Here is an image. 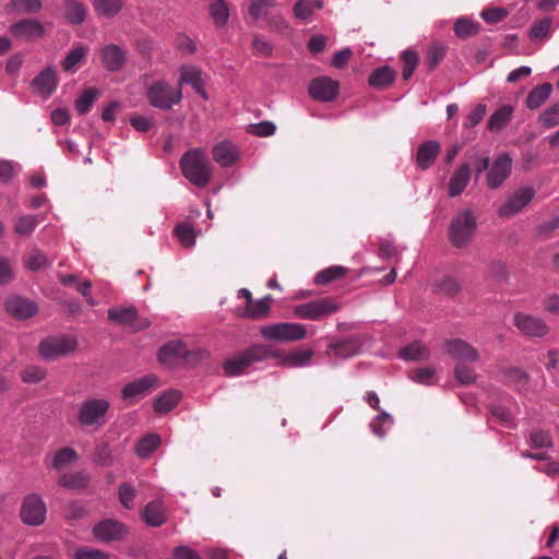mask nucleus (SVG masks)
<instances>
[{
	"mask_svg": "<svg viewBox=\"0 0 559 559\" xmlns=\"http://www.w3.org/2000/svg\"><path fill=\"white\" fill-rule=\"evenodd\" d=\"M454 376L461 384H471L476 379L475 370L464 362H457L454 369Z\"/></svg>",
	"mask_w": 559,
	"mask_h": 559,
	"instance_id": "obj_55",
	"label": "nucleus"
},
{
	"mask_svg": "<svg viewBox=\"0 0 559 559\" xmlns=\"http://www.w3.org/2000/svg\"><path fill=\"white\" fill-rule=\"evenodd\" d=\"M175 234L180 243L186 248H191L195 243V235L191 225L183 223L175 228Z\"/></svg>",
	"mask_w": 559,
	"mask_h": 559,
	"instance_id": "obj_50",
	"label": "nucleus"
},
{
	"mask_svg": "<svg viewBox=\"0 0 559 559\" xmlns=\"http://www.w3.org/2000/svg\"><path fill=\"white\" fill-rule=\"evenodd\" d=\"M348 269L342 265H332L320 271L314 278L316 284L326 285L333 281L344 277L347 275Z\"/></svg>",
	"mask_w": 559,
	"mask_h": 559,
	"instance_id": "obj_40",
	"label": "nucleus"
},
{
	"mask_svg": "<svg viewBox=\"0 0 559 559\" xmlns=\"http://www.w3.org/2000/svg\"><path fill=\"white\" fill-rule=\"evenodd\" d=\"M47 508L43 498L37 493H28L23 499L20 516L24 524L39 526L46 520Z\"/></svg>",
	"mask_w": 559,
	"mask_h": 559,
	"instance_id": "obj_9",
	"label": "nucleus"
},
{
	"mask_svg": "<svg viewBox=\"0 0 559 559\" xmlns=\"http://www.w3.org/2000/svg\"><path fill=\"white\" fill-rule=\"evenodd\" d=\"M78 454L72 448H62L52 460V467L60 471L76 461Z\"/></svg>",
	"mask_w": 559,
	"mask_h": 559,
	"instance_id": "obj_46",
	"label": "nucleus"
},
{
	"mask_svg": "<svg viewBox=\"0 0 559 559\" xmlns=\"http://www.w3.org/2000/svg\"><path fill=\"white\" fill-rule=\"evenodd\" d=\"M108 319L134 333L150 326V321L138 314L134 307H117L108 309Z\"/></svg>",
	"mask_w": 559,
	"mask_h": 559,
	"instance_id": "obj_10",
	"label": "nucleus"
},
{
	"mask_svg": "<svg viewBox=\"0 0 559 559\" xmlns=\"http://www.w3.org/2000/svg\"><path fill=\"white\" fill-rule=\"evenodd\" d=\"M4 307L8 313L20 320L33 317L38 310L35 302L19 296L8 298Z\"/></svg>",
	"mask_w": 559,
	"mask_h": 559,
	"instance_id": "obj_20",
	"label": "nucleus"
},
{
	"mask_svg": "<svg viewBox=\"0 0 559 559\" xmlns=\"http://www.w3.org/2000/svg\"><path fill=\"white\" fill-rule=\"evenodd\" d=\"M340 309V305L333 298L325 297L296 306L294 313L300 319L319 321Z\"/></svg>",
	"mask_w": 559,
	"mask_h": 559,
	"instance_id": "obj_7",
	"label": "nucleus"
},
{
	"mask_svg": "<svg viewBox=\"0 0 559 559\" xmlns=\"http://www.w3.org/2000/svg\"><path fill=\"white\" fill-rule=\"evenodd\" d=\"M312 356V349L294 350L283 359V364L288 367H301L307 365Z\"/></svg>",
	"mask_w": 559,
	"mask_h": 559,
	"instance_id": "obj_45",
	"label": "nucleus"
},
{
	"mask_svg": "<svg viewBox=\"0 0 559 559\" xmlns=\"http://www.w3.org/2000/svg\"><path fill=\"white\" fill-rule=\"evenodd\" d=\"M84 56H85L84 47L80 46V47L72 49L71 51H69V53L63 59V61L61 63L62 69L67 72L72 71L80 63V61L84 58Z\"/></svg>",
	"mask_w": 559,
	"mask_h": 559,
	"instance_id": "obj_54",
	"label": "nucleus"
},
{
	"mask_svg": "<svg viewBox=\"0 0 559 559\" xmlns=\"http://www.w3.org/2000/svg\"><path fill=\"white\" fill-rule=\"evenodd\" d=\"M129 530L122 522L107 519L93 527L94 537L103 543L119 542L126 538Z\"/></svg>",
	"mask_w": 559,
	"mask_h": 559,
	"instance_id": "obj_13",
	"label": "nucleus"
},
{
	"mask_svg": "<svg viewBox=\"0 0 559 559\" xmlns=\"http://www.w3.org/2000/svg\"><path fill=\"white\" fill-rule=\"evenodd\" d=\"M445 47L439 44L432 45L427 51V64L433 70L444 58Z\"/></svg>",
	"mask_w": 559,
	"mask_h": 559,
	"instance_id": "obj_60",
	"label": "nucleus"
},
{
	"mask_svg": "<svg viewBox=\"0 0 559 559\" xmlns=\"http://www.w3.org/2000/svg\"><path fill=\"white\" fill-rule=\"evenodd\" d=\"M182 175L194 186L204 188L212 176L211 166L204 152L200 148L188 151L180 158Z\"/></svg>",
	"mask_w": 559,
	"mask_h": 559,
	"instance_id": "obj_2",
	"label": "nucleus"
},
{
	"mask_svg": "<svg viewBox=\"0 0 559 559\" xmlns=\"http://www.w3.org/2000/svg\"><path fill=\"white\" fill-rule=\"evenodd\" d=\"M37 224V216L24 215L17 219L14 230L19 235H29L36 228Z\"/></svg>",
	"mask_w": 559,
	"mask_h": 559,
	"instance_id": "obj_56",
	"label": "nucleus"
},
{
	"mask_svg": "<svg viewBox=\"0 0 559 559\" xmlns=\"http://www.w3.org/2000/svg\"><path fill=\"white\" fill-rule=\"evenodd\" d=\"M271 300V296H265L255 302L252 301L251 305L246 308L247 317L253 319L265 317L270 310Z\"/></svg>",
	"mask_w": 559,
	"mask_h": 559,
	"instance_id": "obj_48",
	"label": "nucleus"
},
{
	"mask_svg": "<svg viewBox=\"0 0 559 559\" xmlns=\"http://www.w3.org/2000/svg\"><path fill=\"white\" fill-rule=\"evenodd\" d=\"M552 86L550 83H544L534 87L526 97V106L530 109L539 108L550 96Z\"/></svg>",
	"mask_w": 559,
	"mask_h": 559,
	"instance_id": "obj_32",
	"label": "nucleus"
},
{
	"mask_svg": "<svg viewBox=\"0 0 559 559\" xmlns=\"http://www.w3.org/2000/svg\"><path fill=\"white\" fill-rule=\"evenodd\" d=\"M447 353L457 362L476 361L478 352L471 344L463 340H451L445 343Z\"/></svg>",
	"mask_w": 559,
	"mask_h": 559,
	"instance_id": "obj_22",
	"label": "nucleus"
},
{
	"mask_svg": "<svg viewBox=\"0 0 559 559\" xmlns=\"http://www.w3.org/2000/svg\"><path fill=\"white\" fill-rule=\"evenodd\" d=\"M500 374L501 381L506 385L513 388L515 391L522 393L528 390L531 377L524 369L519 367H507L501 370Z\"/></svg>",
	"mask_w": 559,
	"mask_h": 559,
	"instance_id": "obj_19",
	"label": "nucleus"
},
{
	"mask_svg": "<svg viewBox=\"0 0 559 559\" xmlns=\"http://www.w3.org/2000/svg\"><path fill=\"white\" fill-rule=\"evenodd\" d=\"M213 158L221 166L227 167L237 160L238 151L233 143L224 141L214 146Z\"/></svg>",
	"mask_w": 559,
	"mask_h": 559,
	"instance_id": "obj_29",
	"label": "nucleus"
},
{
	"mask_svg": "<svg viewBox=\"0 0 559 559\" xmlns=\"http://www.w3.org/2000/svg\"><path fill=\"white\" fill-rule=\"evenodd\" d=\"M551 23L552 21L550 17L536 21L530 31L531 38L533 40L547 38L550 33Z\"/></svg>",
	"mask_w": 559,
	"mask_h": 559,
	"instance_id": "obj_51",
	"label": "nucleus"
},
{
	"mask_svg": "<svg viewBox=\"0 0 559 559\" xmlns=\"http://www.w3.org/2000/svg\"><path fill=\"white\" fill-rule=\"evenodd\" d=\"M530 442L534 448H550L552 438L547 431L533 429L530 433Z\"/></svg>",
	"mask_w": 559,
	"mask_h": 559,
	"instance_id": "obj_59",
	"label": "nucleus"
},
{
	"mask_svg": "<svg viewBox=\"0 0 559 559\" xmlns=\"http://www.w3.org/2000/svg\"><path fill=\"white\" fill-rule=\"evenodd\" d=\"M513 107L511 105H503L498 108L489 118L487 128L491 132L502 130L511 120Z\"/></svg>",
	"mask_w": 559,
	"mask_h": 559,
	"instance_id": "obj_31",
	"label": "nucleus"
},
{
	"mask_svg": "<svg viewBox=\"0 0 559 559\" xmlns=\"http://www.w3.org/2000/svg\"><path fill=\"white\" fill-rule=\"evenodd\" d=\"M454 33L459 38H468L479 32V24L465 17L457 19L454 24Z\"/></svg>",
	"mask_w": 559,
	"mask_h": 559,
	"instance_id": "obj_43",
	"label": "nucleus"
},
{
	"mask_svg": "<svg viewBox=\"0 0 559 559\" xmlns=\"http://www.w3.org/2000/svg\"><path fill=\"white\" fill-rule=\"evenodd\" d=\"M181 399V393L177 390H169L159 395L154 403V409L157 413H168L174 409Z\"/></svg>",
	"mask_w": 559,
	"mask_h": 559,
	"instance_id": "obj_34",
	"label": "nucleus"
},
{
	"mask_svg": "<svg viewBox=\"0 0 559 559\" xmlns=\"http://www.w3.org/2000/svg\"><path fill=\"white\" fill-rule=\"evenodd\" d=\"M11 34L14 37L25 40H34L40 38L44 33V26L40 22L35 20H23L10 27Z\"/></svg>",
	"mask_w": 559,
	"mask_h": 559,
	"instance_id": "obj_24",
	"label": "nucleus"
},
{
	"mask_svg": "<svg viewBox=\"0 0 559 559\" xmlns=\"http://www.w3.org/2000/svg\"><path fill=\"white\" fill-rule=\"evenodd\" d=\"M461 286L457 281L450 276H444L436 283V292L444 296L453 297L459 294Z\"/></svg>",
	"mask_w": 559,
	"mask_h": 559,
	"instance_id": "obj_47",
	"label": "nucleus"
},
{
	"mask_svg": "<svg viewBox=\"0 0 559 559\" xmlns=\"http://www.w3.org/2000/svg\"><path fill=\"white\" fill-rule=\"evenodd\" d=\"M109 409L110 403L106 399H86L80 404L76 418L82 427L97 430L106 424Z\"/></svg>",
	"mask_w": 559,
	"mask_h": 559,
	"instance_id": "obj_3",
	"label": "nucleus"
},
{
	"mask_svg": "<svg viewBox=\"0 0 559 559\" xmlns=\"http://www.w3.org/2000/svg\"><path fill=\"white\" fill-rule=\"evenodd\" d=\"M210 15L217 28L224 27L229 19V9L224 0H216L210 4Z\"/></svg>",
	"mask_w": 559,
	"mask_h": 559,
	"instance_id": "obj_39",
	"label": "nucleus"
},
{
	"mask_svg": "<svg viewBox=\"0 0 559 559\" xmlns=\"http://www.w3.org/2000/svg\"><path fill=\"white\" fill-rule=\"evenodd\" d=\"M182 84L191 85L195 93L199 94L203 99L209 98L204 88L202 72L198 68L188 64L180 68L178 86L181 87Z\"/></svg>",
	"mask_w": 559,
	"mask_h": 559,
	"instance_id": "obj_21",
	"label": "nucleus"
},
{
	"mask_svg": "<svg viewBox=\"0 0 559 559\" xmlns=\"http://www.w3.org/2000/svg\"><path fill=\"white\" fill-rule=\"evenodd\" d=\"M90 476L83 472L64 473L59 477V485L69 489H82L88 485Z\"/></svg>",
	"mask_w": 559,
	"mask_h": 559,
	"instance_id": "obj_35",
	"label": "nucleus"
},
{
	"mask_svg": "<svg viewBox=\"0 0 559 559\" xmlns=\"http://www.w3.org/2000/svg\"><path fill=\"white\" fill-rule=\"evenodd\" d=\"M76 347V338L69 335H61L46 337L40 342L38 350L43 358L53 360L74 352Z\"/></svg>",
	"mask_w": 559,
	"mask_h": 559,
	"instance_id": "obj_8",
	"label": "nucleus"
},
{
	"mask_svg": "<svg viewBox=\"0 0 559 559\" xmlns=\"http://www.w3.org/2000/svg\"><path fill=\"white\" fill-rule=\"evenodd\" d=\"M538 121L545 127V128H554L559 124V102L552 105L551 107L544 110Z\"/></svg>",
	"mask_w": 559,
	"mask_h": 559,
	"instance_id": "obj_53",
	"label": "nucleus"
},
{
	"mask_svg": "<svg viewBox=\"0 0 559 559\" xmlns=\"http://www.w3.org/2000/svg\"><path fill=\"white\" fill-rule=\"evenodd\" d=\"M104 68L109 72L120 71L126 63V50L116 44H109L100 49Z\"/></svg>",
	"mask_w": 559,
	"mask_h": 559,
	"instance_id": "obj_18",
	"label": "nucleus"
},
{
	"mask_svg": "<svg viewBox=\"0 0 559 559\" xmlns=\"http://www.w3.org/2000/svg\"><path fill=\"white\" fill-rule=\"evenodd\" d=\"M118 495H119V500H120L121 504L126 509L133 508V506H134L133 500L136 496V491L131 485H129L127 483L121 484L118 489Z\"/></svg>",
	"mask_w": 559,
	"mask_h": 559,
	"instance_id": "obj_61",
	"label": "nucleus"
},
{
	"mask_svg": "<svg viewBox=\"0 0 559 559\" xmlns=\"http://www.w3.org/2000/svg\"><path fill=\"white\" fill-rule=\"evenodd\" d=\"M141 519L151 527H159L167 521L166 509L160 501H151L141 511Z\"/></svg>",
	"mask_w": 559,
	"mask_h": 559,
	"instance_id": "obj_26",
	"label": "nucleus"
},
{
	"mask_svg": "<svg viewBox=\"0 0 559 559\" xmlns=\"http://www.w3.org/2000/svg\"><path fill=\"white\" fill-rule=\"evenodd\" d=\"M472 176L469 164L464 163L457 167L450 177L448 185V194L451 198L459 197L467 187Z\"/></svg>",
	"mask_w": 559,
	"mask_h": 559,
	"instance_id": "obj_23",
	"label": "nucleus"
},
{
	"mask_svg": "<svg viewBox=\"0 0 559 559\" xmlns=\"http://www.w3.org/2000/svg\"><path fill=\"white\" fill-rule=\"evenodd\" d=\"M513 324L527 337L542 338L550 332V326L543 318L525 312H516L513 317Z\"/></svg>",
	"mask_w": 559,
	"mask_h": 559,
	"instance_id": "obj_11",
	"label": "nucleus"
},
{
	"mask_svg": "<svg viewBox=\"0 0 559 559\" xmlns=\"http://www.w3.org/2000/svg\"><path fill=\"white\" fill-rule=\"evenodd\" d=\"M360 343L356 337L344 338L337 343L330 344L326 349L329 356H336L343 359L358 354Z\"/></svg>",
	"mask_w": 559,
	"mask_h": 559,
	"instance_id": "obj_28",
	"label": "nucleus"
},
{
	"mask_svg": "<svg viewBox=\"0 0 559 559\" xmlns=\"http://www.w3.org/2000/svg\"><path fill=\"white\" fill-rule=\"evenodd\" d=\"M391 424V416L381 411L380 414L370 423V428L377 437L383 438L385 436L384 426H390Z\"/></svg>",
	"mask_w": 559,
	"mask_h": 559,
	"instance_id": "obj_57",
	"label": "nucleus"
},
{
	"mask_svg": "<svg viewBox=\"0 0 559 559\" xmlns=\"http://www.w3.org/2000/svg\"><path fill=\"white\" fill-rule=\"evenodd\" d=\"M394 78L395 72L389 66H383L369 75L368 83L373 87L383 88L390 85Z\"/></svg>",
	"mask_w": 559,
	"mask_h": 559,
	"instance_id": "obj_36",
	"label": "nucleus"
},
{
	"mask_svg": "<svg viewBox=\"0 0 559 559\" xmlns=\"http://www.w3.org/2000/svg\"><path fill=\"white\" fill-rule=\"evenodd\" d=\"M272 357H278V354L271 346L254 344L227 359L223 369L226 376L235 377L242 374L254 362H261Z\"/></svg>",
	"mask_w": 559,
	"mask_h": 559,
	"instance_id": "obj_1",
	"label": "nucleus"
},
{
	"mask_svg": "<svg viewBox=\"0 0 559 559\" xmlns=\"http://www.w3.org/2000/svg\"><path fill=\"white\" fill-rule=\"evenodd\" d=\"M400 357L404 360H425L428 358V350L421 343L414 342L401 348Z\"/></svg>",
	"mask_w": 559,
	"mask_h": 559,
	"instance_id": "obj_42",
	"label": "nucleus"
},
{
	"mask_svg": "<svg viewBox=\"0 0 559 559\" xmlns=\"http://www.w3.org/2000/svg\"><path fill=\"white\" fill-rule=\"evenodd\" d=\"M441 152V145L439 142L429 140L421 143L416 153V165L421 170L430 168L438 155Z\"/></svg>",
	"mask_w": 559,
	"mask_h": 559,
	"instance_id": "obj_25",
	"label": "nucleus"
},
{
	"mask_svg": "<svg viewBox=\"0 0 559 559\" xmlns=\"http://www.w3.org/2000/svg\"><path fill=\"white\" fill-rule=\"evenodd\" d=\"M512 169V158L509 154L499 155L487 174V186L490 189H498L510 176Z\"/></svg>",
	"mask_w": 559,
	"mask_h": 559,
	"instance_id": "obj_16",
	"label": "nucleus"
},
{
	"mask_svg": "<svg viewBox=\"0 0 559 559\" xmlns=\"http://www.w3.org/2000/svg\"><path fill=\"white\" fill-rule=\"evenodd\" d=\"M187 354L185 344L180 341H173L165 344L158 353L160 364L171 367L183 359Z\"/></svg>",
	"mask_w": 559,
	"mask_h": 559,
	"instance_id": "obj_27",
	"label": "nucleus"
},
{
	"mask_svg": "<svg viewBox=\"0 0 559 559\" xmlns=\"http://www.w3.org/2000/svg\"><path fill=\"white\" fill-rule=\"evenodd\" d=\"M401 60L403 63L402 78L403 80L407 81L412 78L418 64V56L412 50H406L402 53Z\"/></svg>",
	"mask_w": 559,
	"mask_h": 559,
	"instance_id": "obj_49",
	"label": "nucleus"
},
{
	"mask_svg": "<svg viewBox=\"0 0 559 559\" xmlns=\"http://www.w3.org/2000/svg\"><path fill=\"white\" fill-rule=\"evenodd\" d=\"M123 4L124 0H94L93 2L96 14L106 19L116 16Z\"/></svg>",
	"mask_w": 559,
	"mask_h": 559,
	"instance_id": "obj_33",
	"label": "nucleus"
},
{
	"mask_svg": "<svg viewBox=\"0 0 559 559\" xmlns=\"http://www.w3.org/2000/svg\"><path fill=\"white\" fill-rule=\"evenodd\" d=\"M20 377L24 383L36 384L47 377V369L40 366L31 365L21 370Z\"/></svg>",
	"mask_w": 559,
	"mask_h": 559,
	"instance_id": "obj_41",
	"label": "nucleus"
},
{
	"mask_svg": "<svg viewBox=\"0 0 559 559\" xmlns=\"http://www.w3.org/2000/svg\"><path fill=\"white\" fill-rule=\"evenodd\" d=\"M11 5L17 12L23 13H36L43 7L40 0H12Z\"/></svg>",
	"mask_w": 559,
	"mask_h": 559,
	"instance_id": "obj_62",
	"label": "nucleus"
},
{
	"mask_svg": "<svg viewBox=\"0 0 559 559\" xmlns=\"http://www.w3.org/2000/svg\"><path fill=\"white\" fill-rule=\"evenodd\" d=\"M58 82L56 69L47 67L33 79L32 86L38 95L48 98L56 91Z\"/></svg>",
	"mask_w": 559,
	"mask_h": 559,
	"instance_id": "obj_17",
	"label": "nucleus"
},
{
	"mask_svg": "<svg viewBox=\"0 0 559 559\" xmlns=\"http://www.w3.org/2000/svg\"><path fill=\"white\" fill-rule=\"evenodd\" d=\"M158 378L155 374H146L128 384L121 391V397L126 401H136L157 386Z\"/></svg>",
	"mask_w": 559,
	"mask_h": 559,
	"instance_id": "obj_15",
	"label": "nucleus"
},
{
	"mask_svg": "<svg viewBox=\"0 0 559 559\" xmlns=\"http://www.w3.org/2000/svg\"><path fill=\"white\" fill-rule=\"evenodd\" d=\"M476 229V218L472 211L459 212L451 221L449 240L455 248H465Z\"/></svg>",
	"mask_w": 559,
	"mask_h": 559,
	"instance_id": "obj_4",
	"label": "nucleus"
},
{
	"mask_svg": "<svg viewBox=\"0 0 559 559\" xmlns=\"http://www.w3.org/2000/svg\"><path fill=\"white\" fill-rule=\"evenodd\" d=\"M151 106L162 110H169L182 98L181 87H173L166 81L153 82L146 93Z\"/></svg>",
	"mask_w": 559,
	"mask_h": 559,
	"instance_id": "obj_5",
	"label": "nucleus"
},
{
	"mask_svg": "<svg viewBox=\"0 0 559 559\" xmlns=\"http://www.w3.org/2000/svg\"><path fill=\"white\" fill-rule=\"evenodd\" d=\"M76 559H109V556L98 549L93 548H80L75 551Z\"/></svg>",
	"mask_w": 559,
	"mask_h": 559,
	"instance_id": "obj_64",
	"label": "nucleus"
},
{
	"mask_svg": "<svg viewBox=\"0 0 559 559\" xmlns=\"http://www.w3.org/2000/svg\"><path fill=\"white\" fill-rule=\"evenodd\" d=\"M275 5V0H251L248 12L253 21H259L266 19Z\"/></svg>",
	"mask_w": 559,
	"mask_h": 559,
	"instance_id": "obj_37",
	"label": "nucleus"
},
{
	"mask_svg": "<svg viewBox=\"0 0 559 559\" xmlns=\"http://www.w3.org/2000/svg\"><path fill=\"white\" fill-rule=\"evenodd\" d=\"M308 91L310 96L316 100L332 102L338 95L340 84L329 76H319L311 80Z\"/></svg>",
	"mask_w": 559,
	"mask_h": 559,
	"instance_id": "obj_14",
	"label": "nucleus"
},
{
	"mask_svg": "<svg viewBox=\"0 0 559 559\" xmlns=\"http://www.w3.org/2000/svg\"><path fill=\"white\" fill-rule=\"evenodd\" d=\"M86 8L78 0H66L63 3V14L66 20L73 25H81L86 19Z\"/></svg>",
	"mask_w": 559,
	"mask_h": 559,
	"instance_id": "obj_30",
	"label": "nucleus"
},
{
	"mask_svg": "<svg viewBox=\"0 0 559 559\" xmlns=\"http://www.w3.org/2000/svg\"><path fill=\"white\" fill-rule=\"evenodd\" d=\"M160 444V438L156 433H148L141 438L135 445V453L139 457H147Z\"/></svg>",
	"mask_w": 559,
	"mask_h": 559,
	"instance_id": "obj_38",
	"label": "nucleus"
},
{
	"mask_svg": "<svg viewBox=\"0 0 559 559\" xmlns=\"http://www.w3.org/2000/svg\"><path fill=\"white\" fill-rule=\"evenodd\" d=\"M260 333L265 340L295 342L304 340L307 335V330L300 323L281 322L262 326Z\"/></svg>",
	"mask_w": 559,
	"mask_h": 559,
	"instance_id": "obj_6",
	"label": "nucleus"
},
{
	"mask_svg": "<svg viewBox=\"0 0 559 559\" xmlns=\"http://www.w3.org/2000/svg\"><path fill=\"white\" fill-rule=\"evenodd\" d=\"M509 15V11L506 8L495 7L484 10L480 16L486 23L496 24L503 21Z\"/></svg>",
	"mask_w": 559,
	"mask_h": 559,
	"instance_id": "obj_58",
	"label": "nucleus"
},
{
	"mask_svg": "<svg viewBox=\"0 0 559 559\" xmlns=\"http://www.w3.org/2000/svg\"><path fill=\"white\" fill-rule=\"evenodd\" d=\"M25 265L31 271H38L48 265V258L44 252L33 250L25 257Z\"/></svg>",
	"mask_w": 559,
	"mask_h": 559,
	"instance_id": "obj_52",
	"label": "nucleus"
},
{
	"mask_svg": "<svg viewBox=\"0 0 559 559\" xmlns=\"http://www.w3.org/2000/svg\"><path fill=\"white\" fill-rule=\"evenodd\" d=\"M98 91L96 88H86L75 100V109L79 115H85L90 111L92 105L96 100Z\"/></svg>",
	"mask_w": 559,
	"mask_h": 559,
	"instance_id": "obj_44",
	"label": "nucleus"
},
{
	"mask_svg": "<svg viewBox=\"0 0 559 559\" xmlns=\"http://www.w3.org/2000/svg\"><path fill=\"white\" fill-rule=\"evenodd\" d=\"M535 197V190L532 187H523L511 194L507 201L498 209L500 217H511L520 213Z\"/></svg>",
	"mask_w": 559,
	"mask_h": 559,
	"instance_id": "obj_12",
	"label": "nucleus"
},
{
	"mask_svg": "<svg viewBox=\"0 0 559 559\" xmlns=\"http://www.w3.org/2000/svg\"><path fill=\"white\" fill-rule=\"evenodd\" d=\"M94 461L103 466H107L111 463L112 456L111 451L106 442H100L95 448Z\"/></svg>",
	"mask_w": 559,
	"mask_h": 559,
	"instance_id": "obj_63",
	"label": "nucleus"
}]
</instances>
